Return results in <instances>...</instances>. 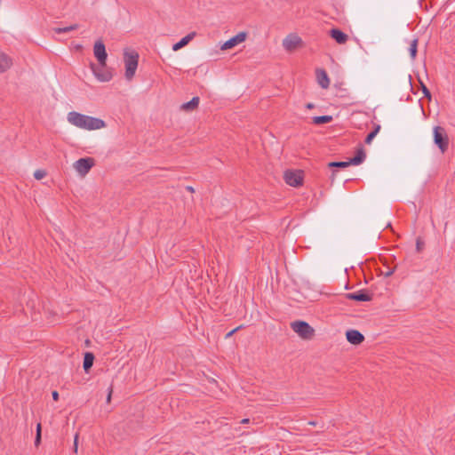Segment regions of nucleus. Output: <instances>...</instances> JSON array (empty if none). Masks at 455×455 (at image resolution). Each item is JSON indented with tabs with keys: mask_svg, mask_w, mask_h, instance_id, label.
I'll use <instances>...</instances> for the list:
<instances>
[{
	"mask_svg": "<svg viewBox=\"0 0 455 455\" xmlns=\"http://www.w3.org/2000/svg\"><path fill=\"white\" fill-rule=\"evenodd\" d=\"M68 120L73 125L85 130H98L106 126L102 119L85 116L77 112H69Z\"/></svg>",
	"mask_w": 455,
	"mask_h": 455,
	"instance_id": "obj_1",
	"label": "nucleus"
},
{
	"mask_svg": "<svg viewBox=\"0 0 455 455\" xmlns=\"http://www.w3.org/2000/svg\"><path fill=\"white\" fill-rule=\"evenodd\" d=\"M107 59H94L90 62V68L100 82H108L113 76V70L106 63Z\"/></svg>",
	"mask_w": 455,
	"mask_h": 455,
	"instance_id": "obj_2",
	"label": "nucleus"
},
{
	"mask_svg": "<svg viewBox=\"0 0 455 455\" xmlns=\"http://www.w3.org/2000/svg\"><path fill=\"white\" fill-rule=\"evenodd\" d=\"M291 328L303 339H311L315 335V330L305 321H294Z\"/></svg>",
	"mask_w": 455,
	"mask_h": 455,
	"instance_id": "obj_3",
	"label": "nucleus"
},
{
	"mask_svg": "<svg viewBox=\"0 0 455 455\" xmlns=\"http://www.w3.org/2000/svg\"><path fill=\"white\" fill-rule=\"evenodd\" d=\"M433 132L435 144L442 153L446 152L449 148V137L445 129L442 126H435Z\"/></svg>",
	"mask_w": 455,
	"mask_h": 455,
	"instance_id": "obj_4",
	"label": "nucleus"
},
{
	"mask_svg": "<svg viewBox=\"0 0 455 455\" xmlns=\"http://www.w3.org/2000/svg\"><path fill=\"white\" fill-rule=\"evenodd\" d=\"M283 180L291 187H299L303 183V172L299 170H287L283 173Z\"/></svg>",
	"mask_w": 455,
	"mask_h": 455,
	"instance_id": "obj_5",
	"label": "nucleus"
},
{
	"mask_svg": "<svg viewBox=\"0 0 455 455\" xmlns=\"http://www.w3.org/2000/svg\"><path fill=\"white\" fill-rule=\"evenodd\" d=\"M94 165V159L91 157L80 158L74 163L75 170L82 176L87 174Z\"/></svg>",
	"mask_w": 455,
	"mask_h": 455,
	"instance_id": "obj_6",
	"label": "nucleus"
},
{
	"mask_svg": "<svg viewBox=\"0 0 455 455\" xmlns=\"http://www.w3.org/2000/svg\"><path fill=\"white\" fill-rule=\"evenodd\" d=\"M246 37H247L246 32H243V31L239 32L237 35H235V36L231 37L228 41H226L221 45L220 49L221 50L231 49V48L235 47V45H237L238 44L244 42Z\"/></svg>",
	"mask_w": 455,
	"mask_h": 455,
	"instance_id": "obj_7",
	"label": "nucleus"
},
{
	"mask_svg": "<svg viewBox=\"0 0 455 455\" xmlns=\"http://www.w3.org/2000/svg\"><path fill=\"white\" fill-rule=\"evenodd\" d=\"M125 60V78L132 80L138 68V59H124Z\"/></svg>",
	"mask_w": 455,
	"mask_h": 455,
	"instance_id": "obj_8",
	"label": "nucleus"
},
{
	"mask_svg": "<svg viewBox=\"0 0 455 455\" xmlns=\"http://www.w3.org/2000/svg\"><path fill=\"white\" fill-rule=\"evenodd\" d=\"M301 43V39L295 34H290L287 36L283 41V46L288 50L291 51L295 49Z\"/></svg>",
	"mask_w": 455,
	"mask_h": 455,
	"instance_id": "obj_9",
	"label": "nucleus"
},
{
	"mask_svg": "<svg viewBox=\"0 0 455 455\" xmlns=\"http://www.w3.org/2000/svg\"><path fill=\"white\" fill-rule=\"evenodd\" d=\"M345 296L347 299L356 301H371L372 299V295L363 290H360L357 292L347 293Z\"/></svg>",
	"mask_w": 455,
	"mask_h": 455,
	"instance_id": "obj_10",
	"label": "nucleus"
},
{
	"mask_svg": "<svg viewBox=\"0 0 455 455\" xmlns=\"http://www.w3.org/2000/svg\"><path fill=\"white\" fill-rule=\"evenodd\" d=\"M347 339L353 345H359L364 340V336L357 330H348L346 332Z\"/></svg>",
	"mask_w": 455,
	"mask_h": 455,
	"instance_id": "obj_11",
	"label": "nucleus"
},
{
	"mask_svg": "<svg viewBox=\"0 0 455 455\" xmlns=\"http://www.w3.org/2000/svg\"><path fill=\"white\" fill-rule=\"evenodd\" d=\"M315 74L318 84L323 89H327L330 85V80L325 70L318 68L316 69Z\"/></svg>",
	"mask_w": 455,
	"mask_h": 455,
	"instance_id": "obj_12",
	"label": "nucleus"
},
{
	"mask_svg": "<svg viewBox=\"0 0 455 455\" xmlns=\"http://www.w3.org/2000/svg\"><path fill=\"white\" fill-rule=\"evenodd\" d=\"M330 36L338 43V44H345L347 39L348 36L342 32L341 30L338 28H332L330 30Z\"/></svg>",
	"mask_w": 455,
	"mask_h": 455,
	"instance_id": "obj_13",
	"label": "nucleus"
},
{
	"mask_svg": "<svg viewBox=\"0 0 455 455\" xmlns=\"http://www.w3.org/2000/svg\"><path fill=\"white\" fill-rule=\"evenodd\" d=\"M366 157L365 151L363 147H360L355 153V156L349 159L351 164L358 165L362 164Z\"/></svg>",
	"mask_w": 455,
	"mask_h": 455,
	"instance_id": "obj_14",
	"label": "nucleus"
},
{
	"mask_svg": "<svg viewBox=\"0 0 455 455\" xmlns=\"http://www.w3.org/2000/svg\"><path fill=\"white\" fill-rule=\"evenodd\" d=\"M94 57H108L105 44L101 40L95 42L93 46Z\"/></svg>",
	"mask_w": 455,
	"mask_h": 455,
	"instance_id": "obj_15",
	"label": "nucleus"
},
{
	"mask_svg": "<svg viewBox=\"0 0 455 455\" xmlns=\"http://www.w3.org/2000/svg\"><path fill=\"white\" fill-rule=\"evenodd\" d=\"M199 97H193L191 100H189L188 102H186V103H183L181 106H180V109L181 110H184V111H193L195 109H196L198 108V105H199Z\"/></svg>",
	"mask_w": 455,
	"mask_h": 455,
	"instance_id": "obj_16",
	"label": "nucleus"
},
{
	"mask_svg": "<svg viewBox=\"0 0 455 455\" xmlns=\"http://www.w3.org/2000/svg\"><path fill=\"white\" fill-rule=\"evenodd\" d=\"M195 36H196V32L189 33L188 35L184 36L180 41H179L178 43L174 44L172 45V50L173 51H178V50L181 49L182 47L187 45L195 37Z\"/></svg>",
	"mask_w": 455,
	"mask_h": 455,
	"instance_id": "obj_17",
	"label": "nucleus"
},
{
	"mask_svg": "<svg viewBox=\"0 0 455 455\" xmlns=\"http://www.w3.org/2000/svg\"><path fill=\"white\" fill-rule=\"evenodd\" d=\"M407 52L411 57H415L418 48V39L413 38L406 41Z\"/></svg>",
	"mask_w": 455,
	"mask_h": 455,
	"instance_id": "obj_18",
	"label": "nucleus"
},
{
	"mask_svg": "<svg viewBox=\"0 0 455 455\" xmlns=\"http://www.w3.org/2000/svg\"><path fill=\"white\" fill-rule=\"evenodd\" d=\"M93 361H94L93 354L91 352L85 353L84 357L83 367L86 372L92 368V366L93 364Z\"/></svg>",
	"mask_w": 455,
	"mask_h": 455,
	"instance_id": "obj_19",
	"label": "nucleus"
},
{
	"mask_svg": "<svg viewBox=\"0 0 455 455\" xmlns=\"http://www.w3.org/2000/svg\"><path fill=\"white\" fill-rule=\"evenodd\" d=\"M332 121V116H314L312 118V123L314 124H328V123H331Z\"/></svg>",
	"mask_w": 455,
	"mask_h": 455,
	"instance_id": "obj_20",
	"label": "nucleus"
},
{
	"mask_svg": "<svg viewBox=\"0 0 455 455\" xmlns=\"http://www.w3.org/2000/svg\"><path fill=\"white\" fill-rule=\"evenodd\" d=\"M123 57H140V53L133 47L127 46L123 50Z\"/></svg>",
	"mask_w": 455,
	"mask_h": 455,
	"instance_id": "obj_21",
	"label": "nucleus"
},
{
	"mask_svg": "<svg viewBox=\"0 0 455 455\" xmlns=\"http://www.w3.org/2000/svg\"><path fill=\"white\" fill-rule=\"evenodd\" d=\"M12 65V59H0V73L5 72Z\"/></svg>",
	"mask_w": 455,
	"mask_h": 455,
	"instance_id": "obj_22",
	"label": "nucleus"
},
{
	"mask_svg": "<svg viewBox=\"0 0 455 455\" xmlns=\"http://www.w3.org/2000/svg\"><path fill=\"white\" fill-rule=\"evenodd\" d=\"M78 28V25L77 24H74V25H71V26H68V27H64V28H54V31L57 33V34H62V33H67V32H69V31H72V30H75Z\"/></svg>",
	"mask_w": 455,
	"mask_h": 455,
	"instance_id": "obj_23",
	"label": "nucleus"
},
{
	"mask_svg": "<svg viewBox=\"0 0 455 455\" xmlns=\"http://www.w3.org/2000/svg\"><path fill=\"white\" fill-rule=\"evenodd\" d=\"M42 426L41 423L36 425V434L35 438V445L37 447L41 443Z\"/></svg>",
	"mask_w": 455,
	"mask_h": 455,
	"instance_id": "obj_24",
	"label": "nucleus"
},
{
	"mask_svg": "<svg viewBox=\"0 0 455 455\" xmlns=\"http://www.w3.org/2000/svg\"><path fill=\"white\" fill-rule=\"evenodd\" d=\"M351 165L350 161L346 162H331L329 164L330 167H338V168H346L347 166Z\"/></svg>",
	"mask_w": 455,
	"mask_h": 455,
	"instance_id": "obj_25",
	"label": "nucleus"
},
{
	"mask_svg": "<svg viewBox=\"0 0 455 455\" xmlns=\"http://www.w3.org/2000/svg\"><path fill=\"white\" fill-rule=\"evenodd\" d=\"M45 176H46V172L44 170L39 169L34 172V177L36 180H42Z\"/></svg>",
	"mask_w": 455,
	"mask_h": 455,
	"instance_id": "obj_26",
	"label": "nucleus"
},
{
	"mask_svg": "<svg viewBox=\"0 0 455 455\" xmlns=\"http://www.w3.org/2000/svg\"><path fill=\"white\" fill-rule=\"evenodd\" d=\"M420 84H421V89H422V92H423L424 96L430 100L431 99L430 91L427 89V87L423 83H420Z\"/></svg>",
	"mask_w": 455,
	"mask_h": 455,
	"instance_id": "obj_27",
	"label": "nucleus"
},
{
	"mask_svg": "<svg viewBox=\"0 0 455 455\" xmlns=\"http://www.w3.org/2000/svg\"><path fill=\"white\" fill-rule=\"evenodd\" d=\"M375 136H376V135H375V132H371L366 136L364 142H365L366 144H371V141H372V140L375 138Z\"/></svg>",
	"mask_w": 455,
	"mask_h": 455,
	"instance_id": "obj_28",
	"label": "nucleus"
},
{
	"mask_svg": "<svg viewBox=\"0 0 455 455\" xmlns=\"http://www.w3.org/2000/svg\"><path fill=\"white\" fill-rule=\"evenodd\" d=\"M78 437H79V435H78V433H76L75 435V438H74V445H73V451L75 453H76L77 450H78Z\"/></svg>",
	"mask_w": 455,
	"mask_h": 455,
	"instance_id": "obj_29",
	"label": "nucleus"
},
{
	"mask_svg": "<svg viewBox=\"0 0 455 455\" xmlns=\"http://www.w3.org/2000/svg\"><path fill=\"white\" fill-rule=\"evenodd\" d=\"M424 246V243L421 241L420 238H418L416 241V249L418 251H420Z\"/></svg>",
	"mask_w": 455,
	"mask_h": 455,
	"instance_id": "obj_30",
	"label": "nucleus"
},
{
	"mask_svg": "<svg viewBox=\"0 0 455 455\" xmlns=\"http://www.w3.org/2000/svg\"><path fill=\"white\" fill-rule=\"evenodd\" d=\"M242 325L237 326L236 328L233 329L229 332L226 334V339L230 338L235 332H236L238 330L242 329Z\"/></svg>",
	"mask_w": 455,
	"mask_h": 455,
	"instance_id": "obj_31",
	"label": "nucleus"
},
{
	"mask_svg": "<svg viewBox=\"0 0 455 455\" xmlns=\"http://www.w3.org/2000/svg\"><path fill=\"white\" fill-rule=\"evenodd\" d=\"M112 393H113V387L112 385L108 387V395H107V403H109L110 401H111V397H112Z\"/></svg>",
	"mask_w": 455,
	"mask_h": 455,
	"instance_id": "obj_32",
	"label": "nucleus"
},
{
	"mask_svg": "<svg viewBox=\"0 0 455 455\" xmlns=\"http://www.w3.org/2000/svg\"><path fill=\"white\" fill-rule=\"evenodd\" d=\"M52 395L54 401L59 400V393L57 391H52Z\"/></svg>",
	"mask_w": 455,
	"mask_h": 455,
	"instance_id": "obj_33",
	"label": "nucleus"
},
{
	"mask_svg": "<svg viewBox=\"0 0 455 455\" xmlns=\"http://www.w3.org/2000/svg\"><path fill=\"white\" fill-rule=\"evenodd\" d=\"M379 130H380V125L377 124V125L375 126L374 130H373V131H371V132H375V135H377V134H378V132H379Z\"/></svg>",
	"mask_w": 455,
	"mask_h": 455,
	"instance_id": "obj_34",
	"label": "nucleus"
},
{
	"mask_svg": "<svg viewBox=\"0 0 455 455\" xmlns=\"http://www.w3.org/2000/svg\"><path fill=\"white\" fill-rule=\"evenodd\" d=\"M186 190L190 192V193H194L195 192V189L192 186H187L186 187Z\"/></svg>",
	"mask_w": 455,
	"mask_h": 455,
	"instance_id": "obj_35",
	"label": "nucleus"
},
{
	"mask_svg": "<svg viewBox=\"0 0 455 455\" xmlns=\"http://www.w3.org/2000/svg\"><path fill=\"white\" fill-rule=\"evenodd\" d=\"M306 108H307V109H312V108H315V105H314L313 103H307V104L306 105Z\"/></svg>",
	"mask_w": 455,
	"mask_h": 455,
	"instance_id": "obj_36",
	"label": "nucleus"
},
{
	"mask_svg": "<svg viewBox=\"0 0 455 455\" xmlns=\"http://www.w3.org/2000/svg\"><path fill=\"white\" fill-rule=\"evenodd\" d=\"M393 273H394V270H389V271H387V272L386 273V275H386V276H390L391 275H393Z\"/></svg>",
	"mask_w": 455,
	"mask_h": 455,
	"instance_id": "obj_37",
	"label": "nucleus"
},
{
	"mask_svg": "<svg viewBox=\"0 0 455 455\" xmlns=\"http://www.w3.org/2000/svg\"><path fill=\"white\" fill-rule=\"evenodd\" d=\"M241 422L243 424L248 423L249 422V419H243Z\"/></svg>",
	"mask_w": 455,
	"mask_h": 455,
	"instance_id": "obj_38",
	"label": "nucleus"
},
{
	"mask_svg": "<svg viewBox=\"0 0 455 455\" xmlns=\"http://www.w3.org/2000/svg\"><path fill=\"white\" fill-rule=\"evenodd\" d=\"M308 424H309V425H311V426H315V425H316V422H315V421H310V422H308Z\"/></svg>",
	"mask_w": 455,
	"mask_h": 455,
	"instance_id": "obj_39",
	"label": "nucleus"
},
{
	"mask_svg": "<svg viewBox=\"0 0 455 455\" xmlns=\"http://www.w3.org/2000/svg\"><path fill=\"white\" fill-rule=\"evenodd\" d=\"M0 57H7L4 53H3L2 52H0Z\"/></svg>",
	"mask_w": 455,
	"mask_h": 455,
	"instance_id": "obj_40",
	"label": "nucleus"
}]
</instances>
